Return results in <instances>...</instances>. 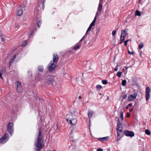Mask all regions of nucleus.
Instances as JSON below:
<instances>
[{
  "mask_svg": "<svg viewBox=\"0 0 151 151\" xmlns=\"http://www.w3.org/2000/svg\"><path fill=\"white\" fill-rule=\"evenodd\" d=\"M102 10V4L100 2L99 4L98 7L97 11V12H96V17H98L99 15L98 14L99 13H100Z\"/></svg>",
  "mask_w": 151,
  "mask_h": 151,
  "instance_id": "12",
  "label": "nucleus"
},
{
  "mask_svg": "<svg viewBox=\"0 0 151 151\" xmlns=\"http://www.w3.org/2000/svg\"><path fill=\"white\" fill-rule=\"evenodd\" d=\"M128 52L129 54H132V55H134V52L133 51H132V52H131L129 50H128Z\"/></svg>",
  "mask_w": 151,
  "mask_h": 151,
  "instance_id": "39",
  "label": "nucleus"
},
{
  "mask_svg": "<svg viewBox=\"0 0 151 151\" xmlns=\"http://www.w3.org/2000/svg\"><path fill=\"white\" fill-rule=\"evenodd\" d=\"M86 35H85L82 38L83 39H84L86 37Z\"/></svg>",
  "mask_w": 151,
  "mask_h": 151,
  "instance_id": "52",
  "label": "nucleus"
},
{
  "mask_svg": "<svg viewBox=\"0 0 151 151\" xmlns=\"http://www.w3.org/2000/svg\"><path fill=\"white\" fill-rule=\"evenodd\" d=\"M38 69L40 72H42L44 70V68L42 66L40 65L38 66Z\"/></svg>",
  "mask_w": 151,
  "mask_h": 151,
  "instance_id": "19",
  "label": "nucleus"
},
{
  "mask_svg": "<svg viewBox=\"0 0 151 151\" xmlns=\"http://www.w3.org/2000/svg\"><path fill=\"white\" fill-rule=\"evenodd\" d=\"M45 82L47 85L52 86H53V80L52 77L50 75H47L45 78Z\"/></svg>",
  "mask_w": 151,
  "mask_h": 151,
  "instance_id": "3",
  "label": "nucleus"
},
{
  "mask_svg": "<svg viewBox=\"0 0 151 151\" xmlns=\"http://www.w3.org/2000/svg\"><path fill=\"white\" fill-rule=\"evenodd\" d=\"M145 134L148 135H150L151 134L150 131L147 129L145 130Z\"/></svg>",
  "mask_w": 151,
  "mask_h": 151,
  "instance_id": "28",
  "label": "nucleus"
},
{
  "mask_svg": "<svg viewBox=\"0 0 151 151\" xmlns=\"http://www.w3.org/2000/svg\"><path fill=\"white\" fill-rule=\"evenodd\" d=\"M124 68H126V69H127L129 67H125Z\"/></svg>",
  "mask_w": 151,
  "mask_h": 151,
  "instance_id": "55",
  "label": "nucleus"
},
{
  "mask_svg": "<svg viewBox=\"0 0 151 151\" xmlns=\"http://www.w3.org/2000/svg\"><path fill=\"white\" fill-rule=\"evenodd\" d=\"M137 95V92H135L133 95L131 94L128 97V99L129 101H133L134 99L136 98Z\"/></svg>",
  "mask_w": 151,
  "mask_h": 151,
  "instance_id": "10",
  "label": "nucleus"
},
{
  "mask_svg": "<svg viewBox=\"0 0 151 151\" xmlns=\"http://www.w3.org/2000/svg\"><path fill=\"white\" fill-rule=\"evenodd\" d=\"M127 31V29L122 30L121 31V35L120 37V44L122 43L124 40L125 37L126 35V34Z\"/></svg>",
  "mask_w": 151,
  "mask_h": 151,
  "instance_id": "4",
  "label": "nucleus"
},
{
  "mask_svg": "<svg viewBox=\"0 0 151 151\" xmlns=\"http://www.w3.org/2000/svg\"><path fill=\"white\" fill-rule=\"evenodd\" d=\"M83 39L82 38V39L79 41V42L77 44H79L83 40Z\"/></svg>",
  "mask_w": 151,
  "mask_h": 151,
  "instance_id": "46",
  "label": "nucleus"
},
{
  "mask_svg": "<svg viewBox=\"0 0 151 151\" xmlns=\"http://www.w3.org/2000/svg\"><path fill=\"white\" fill-rule=\"evenodd\" d=\"M45 1V0H44L43 2H41V3H40V5H39V6H40V5H41L42 6V9H44V1Z\"/></svg>",
  "mask_w": 151,
  "mask_h": 151,
  "instance_id": "32",
  "label": "nucleus"
},
{
  "mask_svg": "<svg viewBox=\"0 0 151 151\" xmlns=\"http://www.w3.org/2000/svg\"><path fill=\"white\" fill-rule=\"evenodd\" d=\"M42 73H40L39 72L37 73L35 76V79L36 80L38 81H40L42 79Z\"/></svg>",
  "mask_w": 151,
  "mask_h": 151,
  "instance_id": "13",
  "label": "nucleus"
},
{
  "mask_svg": "<svg viewBox=\"0 0 151 151\" xmlns=\"http://www.w3.org/2000/svg\"><path fill=\"white\" fill-rule=\"evenodd\" d=\"M41 22L40 21H39L37 23V25L38 28L40 27V25L41 24Z\"/></svg>",
  "mask_w": 151,
  "mask_h": 151,
  "instance_id": "35",
  "label": "nucleus"
},
{
  "mask_svg": "<svg viewBox=\"0 0 151 151\" xmlns=\"http://www.w3.org/2000/svg\"><path fill=\"white\" fill-rule=\"evenodd\" d=\"M93 111H89L88 114V117L89 119H91L93 116Z\"/></svg>",
  "mask_w": 151,
  "mask_h": 151,
  "instance_id": "17",
  "label": "nucleus"
},
{
  "mask_svg": "<svg viewBox=\"0 0 151 151\" xmlns=\"http://www.w3.org/2000/svg\"><path fill=\"white\" fill-rule=\"evenodd\" d=\"M131 39H129L127 40H126L125 41V42H124V44L126 46L127 45V42H128L129 41H131Z\"/></svg>",
  "mask_w": 151,
  "mask_h": 151,
  "instance_id": "33",
  "label": "nucleus"
},
{
  "mask_svg": "<svg viewBox=\"0 0 151 151\" xmlns=\"http://www.w3.org/2000/svg\"><path fill=\"white\" fill-rule=\"evenodd\" d=\"M109 137H106L102 138H98V140L100 141L103 142L109 139Z\"/></svg>",
  "mask_w": 151,
  "mask_h": 151,
  "instance_id": "16",
  "label": "nucleus"
},
{
  "mask_svg": "<svg viewBox=\"0 0 151 151\" xmlns=\"http://www.w3.org/2000/svg\"><path fill=\"white\" fill-rule=\"evenodd\" d=\"M12 64V63H10L9 62V67H10Z\"/></svg>",
  "mask_w": 151,
  "mask_h": 151,
  "instance_id": "51",
  "label": "nucleus"
},
{
  "mask_svg": "<svg viewBox=\"0 0 151 151\" xmlns=\"http://www.w3.org/2000/svg\"><path fill=\"white\" fill-rule=\"evenodd\" d=\"M116 119L117 120V126L116 128L117 134V141H119L121 138V136L120 133L123 132L122 129H123V127L120 122L119 118L118 117H116Z\"/></svg>",
  "mask_w": 151,
  "mask_h": 151,
  "instance_id": "2",
  "label": "nucleus"
},
{
  "mask_svg": "<svg viewBox=\"0 0 151 151\" xmlns=\"http://www.w3.org/2000/svg\"><path fill=\"white\" fill-rule=\"evenodd\" d=\"M91 119H89V126H90V122H91Z\"/></svg>",
  "mask_w": 151,
  "mask_h": 151,
  "instance_id": "54",
  "label": "nucleus"
},
{
  "mask_svg": "<svg viewBox=\"0 0 151 151\" xmlns=\"http://www.w3.org/2000/svg\"><path fill=\"white\" fill-rule=\"evenodd\" d=\"M132 104L131 103L129 104H128V105L126 107V109H128L132 105Z\"/></svg>",
  "mask_w": 151,
  "mask_h": 151,
  "instance_id": "37",
  "label": "nucleus"
},
{
  "mask_svg": "<svg viewBox=\"0 0 151 151\" xmlns=\"http://www.w3.org/2000/svg\"><path fill=\"white\" fill-rule=\"evenodd\" d=\"M31 73V76H32V74L31 73Z\"/></svg>",
  "mask_w": 151,
  "mask_h": 151,
  "instance_id": "59",
  "label": "nucleus"
},
{
  "mask_svg": "<svg viewBox=\"0 0 151 151\" xmlns=\"http://www.w3.org/2000/svg\"><path fill=\"white\" fill-rule=\"evenodd\" d=\"M56 65L55 63L52 61H51L48 64L47 66L48 70L50 72H52L55 68Z\"/></svg>",
  "mask_w": 151,
  "mask_h": 151,
  "instance_id": "6",
  "label": "nucleus"
},
{
  "mask_svg": "<svg viewBox=\"0 0 151 151\" xmlns=\"http://www.w3.org/2000/svg\"><path fill=\"white\" fill-rule=\"evenodd\" d=\"M102 83L104 85H106L108 83V81L106 80H102Z\"/></svg>",
  "mask_w": 151,
  "mask_h": 151,
  "instance_id": "29",
  "label": "nucleus"
},
{
  "mask_svg": "<svg viewBox=\"0 0 151 151\" xmlns=\"http://www.w3.org/2000/svg\"><path fill=\"white\" fill-rule=\"evenodd\" d=\"M118 67V65H117L116 66V68H117V67Z\"/></svg>",
  "mask_w": 151,
  "mask_h": 151,
  "instance_id": "56",
  "label": "nucleus"
},
{
  "mask_svg": "<svg viewBox=\"0 0 151 151\" xmlns=\"http://www.w3.org/2000/svg\"><path fill=\"white\" fill-rule=\"evenodd\" d=\"M15 84L16 86H17V91L19 93L21 92L23 90V88L21 83L19 81H17Z\"/></svg>",
  "mask_w": 151,
  "mask_h": 151,
  "instance_id": "9",
  "label": "nucleus"
},
{
  "mask_svg": "<svg viewBox=\"0 0 151 151\" xmlns=\"http://www.w3.org/2000/svg\"><path fill=\"white\" fill-rule=\"evenodd\" d=\"M3 73V71L2 70H0V78H2V75Z\"/></svg>",
  "mask_w": 151,
  "mask_h": 151,
  "instance_id": "42",
  "label": "nucleus"
},
{
  "mask_svg": "<svg viewBox=\"0 0 151 151\" xmlns=\"http://www.w3.org/2000/svg\"><path fill=\"white\" fill-rule=\"evenodd\" d=\"M13 124L10 122L8 123L7 126V130L9 132L11 135L13 133L14 130L13 128Z\"/></svg>",
  "mask_w": 151,
  "mask_h": 151,
  "instance_id": "7",
  "label": "nucleus"
},
{
  "mask_svg": "<svg viewBox=\"0 0 151 151\" xmlns=\"http://www.w3.org/2000/svg\"><path fill=\"white\" fill-rule=\"evenodd\" d=\"M0 37L1 38L2 41L3 42H5V40L4 38V36L2 35L1 32H0Z\"/></svg>",
  "mask_w": 151,
  "mask_h": 151,
  "instance_id": "22",
  "label": "nucleus"
},
{
  "mask_svg": "<svg viewBox=\"0 0 151 151\" xmlns=\"http://www.w3.org/2000/svg\"><path fill=\"white\" fill-rule=\"evenodd\" d=\"M92 27L91 26H90V25L88 28V29H87V32H86V35L87 34L88 32L89 31H90L91 30V29L92 28Z\"/></svg>",
  "mask_w": 151,
  "mask_h": 151,
  "instance_id": "30",
  "label": "nucleus"
},
{
  "mask_svg": "<svg viewBox=\"0 0 151 151\" xmlns=\"http://www.w3.org/2000/svg\"><path fill=\"white\" fill-rule=\"evenodd\" d=\"M122 73V72H118L116 74V76H117L118 77H120L121 76Z\"/></svg>",
  "mask_w": 151,
  "mask_h": 151,
  "instance_id": "34",
  "label": "nucleus"
},
{
  "mask_svg": "<svg viewBox=\"0 0 151 151\" xmlns=\"http://www.w3.org/2000/svg\"><path fill=\"white\" fill-rule=\"evenodd\" d=\"M102 0H100V2H101V1H102Z\"/></svg>",
  "mask_w": 151,
  "mask_h": 151,
  "instance_id": "57",
  "label": "nucleus"
},
{
  "mask_svg": "<svg viewBox=\"0 0 151 151\" xmlns=\"http://www.w3.org/2000/svg\"><path fill=\"white\" fill-rule=\"evenodd\" d=\"M96 151H103V150L101 148H98Z\"/></svg>",
  "mask_w": 151,
  "mask_h": 151,
  "instance_id": "45",
  "label": "nucleus"
},
{
  "mask_svg": "<svg viewBox=\"0 0 151 151\" xmlns=\"http://www.w3.org/2000/svg\"><path fill=\"white\" fill-rule=\"evenodd\" d=\"M14 60H13V59H11V60L9 62L10 63H12L13 62H14Z\"/></svg>",
  "mask_w": 151,
  "mask_h": 151,
  "instance_id": "48",
  "label": "nucleus"
},
{
  "mask_svg": "<svg viewBox=\"0 0 151 151\" xmlns=\"http://www.w3.org/2000/svg\"><path fill=\"white\" fill-rule=\"evenodd\" d=\"M36 30H37V29L35 25L34 28H33V29L31 33L30 34V36H31V35H32V34L33 33L35 32V31Z\"/></svg>",
  "mask_w": 151,
  "mask_h": 151,
  "instance_id": "21",
  "label": "nucleus"
},
{
  "mask_svg": "<svg viewBox=\"0 0 151 151\" xmlns=\"http://www.w3.org/2000/svg\"><path fill=\"white\" fill-rule=\"evenodd\" d=\"M142 54L141 53L140 54V56H141Z\"/></svg>",
  "mask_w": 151,
  "mask_h": 151,
  "instance_id": "62",
  "label": "nucleus"
},
{
  "mask_svg": "<svg viewBox=\"0 0 151 151\" xmlns=\"http://www.w3.org/2000/svg\"><path fill=\"white\" fill-rule=\"evenodd\" d=\"M135 90H134V92H135Z\"/></svg>",
  "mask_w": 151,
  "mask_h": 151,
  "instance_id": "63",
  "label": "nucleus"
},
{
  "mask_svg": "<svg viewBox=\"0 0 151 151\" xmlns=\"http://www.w3.org/2000/svg\"><path fill=\"white\" fill-rule=\"evenodd\" d=\"M58 60V56L57 54H55L53 55V61H52L54 63H57Z\"/></svg>",
  "mask_w": 151,
  "mask_h": 151,
  "instance_id": "14",
  "label": "nucleus"
},
{
  "mask_svg": "<svg viewBox=\"0 0 151 151\" xmlns=\"http://www.w3.org/2000/svg\"><path fill=\"white\" fill-rule=\"evenodd\" d=\"M117 70H118V69L116 68H114V70L115 71H117Z\"/></svg>",
  "mask_w": 151,
  "mask_h": 151,
  "instance_id": "50",
  "label": "nucleus"
},
{
  "mask_svg": "<svg viewBox=\"0 0 151 151\" xmlns=\"http://www.w3.org/2000/svg\"><path fill=\"white\" fill-rule=\"evenodd\" d=\"M99 94H100V95H101V93H99Z\"/></svg>",
  "mask_w": 151,
  "mask_h": 151,
  "instance_id": "60",
  "label": "nucleus"
},
{
  "mask_svg": "<svg viewBox=\"0 0 151 151\" xmlns=\"http://www.w3.org/2000/svg\"><path fill=\"white\" fill-rule=\"evenodd\" d=\"M9 134L8 133H5L2 137L0 138V143H5L9 139Z\"/></svg>",
  "mask_w": 151,
  "mask_h": 151,
  "instance_id": "5",
  "label": "nucleus"
},
{
  "mask_svg": "<svg viewBox=\"0 0 151 151\" xmlns=\"http://www.w3.org/2000/svg\"><path fill=\"white\" fill-rule=\"evenodd\" d=\"M150 89L149 87H147L146 88L145 90V97L146 100L147 101H148L150 98Z\"/></svg>",
  "mask_w": 151,
  "mask_h": 151,
  "instance_id": "11",
  "label": "nucleus"
},
{
  "mask_svg": "<svg viewBox=\"0 0 151 151\" xmlns=\"http://www.w3.org/2000/svg\"><path fill=\"white\" fill-rule=\"evenodd\" d=\"M130 116V114L129 113V112L127 113V115H126V116L128 118V117H129Z\"/></svg>",
  "mask_w": 151,
  "mask_h": 151,
  "instance_id": "43",
  "label": "nucleus"
},
{
  "mask_svg": "<svg viewBox=\"0 0 151 151\" xmlns=\"http://www.w3.org/2000/svg\"><path fill=\"white\" fill-rule=\"evenodd\" d=\"M140 1H141V0H139V3H140Z\"/></svg>",
  "mask_w": 151,
  "mask_h": 151,
  "instance_id": "58",
  "label": "nucleus"
},
{
  "mask_svg": "<svg viewBox=\"0 0 151 151\" xmlns=\"http://www.w3.org/2000/svg\"><path fill=\"white\" fill-rule=\"evenodd\" d=\"M63 76H64L65 75H64V74H63Z\"/></svg>",
  "mask_w": 151,
  "mask_h": 151,
  "instance_id": "61",
  "label": "nucleus"
},
{
  "mask_svg": "<svg viewBox=\"0 0 151 151\" xmlns=\"http://www.w3.org/2000/svg\"><path fill=\"white\" fill-rule=\"evenodd\" d=\"M133 108H131V109H129V111H130V112H131V111H133Z\"/></svg>",
  "mask_w": 151,
  "mask_h": 151,
  "instance_id": "49",
  "label": "nucleus"
},
{
  "mask_svg": "<svg viewBox=\"0 0 151 151\" xmlns=\"http://www.w3.org/2000/svg\"><path fill=\"white\" fill-rule=\"evenodd\" d=\"M27 44V42L26 41H25L22 43L21 46H25Z\"/></svg>",
  "mask_w": 151,
  "mask_h": 151,
  "instance_id": "36",
  "label": "nucleus"
},
{
  "mask_svg": "<svg viewBox=\"0 0 151 151\" xmlns=\"http://www.w3.org/2000/svg\"><path fill=\"white\" fill-rule=\"evenodd\" d=\"M38 100H39V101L40 102L41 104H42V102L44 101L43 99H38Z\"/></svg>",
  "mask_w": 151,
  "mask_h": 151,
  "instance_id": "41",
  "label": "nucleus"
},
{
  "mask_svg": "<svg viewBox=\"0 0 151 151\" xmlns=\"http://www.w3.org/2000/svg\"><path fill=\"white\" fill-rule=\"evenodd\" d=\"M121 96L123 98V99H126L127 96V94H125L124 92H122Z\"/></svg>",
  "mask_w": 151,
  "mask_h": 151,
  "instance_id": "20",
  "label": "nucleus"
},
{
  "mask_svg": "<svg viewBox=\"0 0 151 151\" xmlns=\"http://www.w3.org/2000/svg\"><path fill=\"white\" fill-rule=\"evenodd\" d=\"M23 11L21 8H19L17 9V15L19 16H21L22 14Z\"/></svg>",
  "mask_w": 151,
  "mask_h": 151,
  "instance_id": "15",
  "label": "nucleus"
},
{
  "mask_svg": "<svg viewBox=\"0 0 151 151\" xmlns=\"http://www.w3.org/2000/svg\"><path fill=\"white\" fill-rule=\"evenodd\" d=\"M81 96H79L78 98V99L80 100L81 99Z\"/></svg>",
  "mask_w": 151,
  "mask_h": 151,
  "instance_id": "53",
  "label": "nucleus"
},
{
  "mask_svg": "<svg viewBox=\"0 0 151 151\" xmlns=\"http://www.w3.org/2000/svg\"><path fill=\"white\" fill-rule=\"evenodd\" d=\"M19 26V25L17 23H16L15 24V27H18Z\"/></svg>",
  "mask_w": 151,
  "mask_h": 151,
  "instance_id": "47",
  "label": "nucleus"
},
{
  "mask_svg": "<svg viewBox=\"0 0 151 151\" xmlns=\"http://www.w3.org/2000/svg\"><path fill=\"white\" fill-rule=\"evenodd\" d=\"M72 110L73 111H71L70 110L69 113L67 115V117L68 118L66 119L67 121L71 124L72 129V131L76 127V125L77 122V120L76 119L73 118V117H74L75 115L74 110L72 109Z\"/></svg>",
  "mask_w": 151,
  "mask_h": 151,
  "instance_id": "1",
  "label": "nucleus"
},
{
  "mask_svg": "<svg viewBox=\"0 0 151 151\" xmlns=\"http://www.w3.org/2000/svg\"><path fill=\"white\" fill-rule=\"evenodd\" d=\"M36 100L38 101V99H36Z\"/></svg>",
  "mask_w": 151,
  "mask_h": 151,
  "instance_id": "64",
  "label": "nucleus"
},
{
  "mask_svg": "<svg viewBox=\"0 0 151 151\" xmlns=\"http://www.w3.org/2000/svg\"><path fill=\"white\" fill-rule=\"evenodd\" d=\"M116 30H114L112 31V34L113 36H114L115 35L116 33Z\"/></svg>",
  "mask_w": 151,
  "mask_h": 151,
  "instance_id": "38",
  "label": "nucleus"
},
{
  "mask_svg": "<svg viewBox=\"0 0 151 151\" xmlns=\"http://www.w3.org/2000/svg\"><path fill=\"white\" fill-rule=\"evenodd\" d=\"M123 132L124 134L127 137H132L134 136V134L132 131L125 130L124 131H123Z\"/></svg>",
  "mask_w": 151,
  "mask_h": 151,
  "instance_id": "8",
  "label": "nucleus"
},
{
  "mask_svg": "<svg viewBox=\"0 0 151 151\" xmlns=\"http://www.w3.org/2000/svg\"><path fill=\"white\" fill-rule=\"evenodd\" d=\"M78 45L76 46H75L73 48V49L75 50H77L78 49H79L80 47V45L79 44H77Z\"/></svg>",
  "mask_w": 151,
  "mask_h": 151,
  "instance_id": "25",
  "label": "nucleus"
},
{
  "mask_svg": "<svg viewBox=\"0 0 151 151\" xmlns=\"http://www.w3.org/2000/svg\"><path fill=\"white\" fill-rule=\"evenodd\" d=\"M96 89L97 90H99L100 89H101L102 88V87L100 85H97L96 86Z\"/></svg>",
  "mask_w": 151,
  "mask_h": 151,
  "instance_id": "24",
  "label": "nucleus"
},
{
  "mask_svg": "<svg viewBox=\"0 0 151 151\" xmlns=\"http://www.w3.org/2000/svg\"><path fill=\"white\" fill-rule=\"evenodd\" d=\"M120 116L121 117V119L122 120H124V117H123V114L122 111H120Z\"/></svg>",
  "mask_w": 151,
  "mask_h": 151,
  "instance_id": "27",
  "label": "nucleus"
},
{
  "mask_svg": "<svg viewBox=\"0 0 151 151\" xmlns=\"http://www.w3.org/2000/svg\"><path fill=\"white\" fill-rule=\"evenodd\" d=\"M144 46V44L141 42L139 46V49H141Z\"/></svg>",
  "mask_w": 151,
  "mask_h": 151,
  "instance_id": "31",
  "label": "nucleus"
},
{
  "mask_svg": "<svg viewBox=\"0 0 151 151\" xmlns=\"http://www.w3.org/2000/svg\"><path fill=\"white\" fill-rule=\"evenodd\" d=\"M16 58V55H14L13 56V57L12 59H13V60H15Z\"/></svg>",
  "mask_w": 151,
  "mask_h": 151,
  "instance_id": "44",
  "label": "nucleus"
},
{
  "mask_svg": "<svg viewBox=\"0 0 151 151\" xmlns=\"http://www.w3.org/2000/svg\"><path fill=\"white\" fill-rule=\"evenodd\" d=\"M141 12L138 10H137L135 12V15L136 16H140L141 15Z\"/></svg>",
  "mask_w": 151,
  "mask_h": 151,
  "instance_id": "23",
  "label": "nucleus"
},
{
  "mask_svg": "<svg viewBox=\"0 0 151 151\" xmlns=\"http://www.w3.org/2000/svg\"><path fill=\"white\" fill-rule=\"evenodd\" d=\"M126 83H127L126 81L125 80H123L122 81V84L123 86H124L126 85Z\"/></svg>",
  "mask_w": 151,
  "mask_h": 151,
  "instance_id": "26",
  "label": "nucleus"
},
{
  "mask_svg": "<svg viewBox=\"0 0 151 151\" xmlns=\"http://www.w3.org/2000/svg\"><path fill=\"white\" fill-rule=\"evenodd\" d=\"M100 30V28L99 27L98 28L96 29V33L97 34H98Z\"/></svg>",
  "mask_w": 151,
  "mask_h": 151,
  "instance_id": "40",
  "label": "nucleus"
},
{
  "mask_svg": "<svg viewBox=\"0 0 151 151\" xmlns=\"http://www.w3.org/2000/svg\"><path fill=\"white\" fill-rule=\"evenodd\" d=\"M97 17L95 16L93 21L91 23L90 25L92 27L94 26L95 25V23L96 22V20L97 19Z\"/></svg>",
  "mask_w": 151,
  "mask_h": 151,
  "instance_id": "18",
  "label": "nucleus"
}]
</instances>
